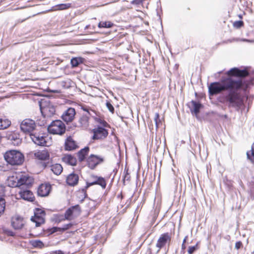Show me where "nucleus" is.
Instances as JSON below:
<instances>
[{"mask_svg": "<svg viewBox=\"0 0 254 254\" xmlns=\"http://www.w3.org/2000/svg\"><path fill=\"white\" fill-rule=\"evenodd\" d=\"M79 177L78 175L71 173L69 174L66 178V183L70 186H74L78 183Z\"/></svg>", "mask_w": 254, "mask_h": 254, "instance_id": "obj_19", "label": "nucleus"}, {"mask_svg": "<svg viewBox=\"0 0 254 254\" xmlns=\"http://www.w3.org/2000/svg\"><path fill=\"white\" fill-rule=\"evenodd\" d=\"M62 160L63 162L71 166H75L77 162L76 158L70 154L64 155Z\"/></svg>", "mask_w": 254, "mask_h": 254, "instance_id": "obj_20", "label": "nucleus"}, {"mask_svg": "<svg viewBox=\"0 0 254 254\" xmlns=\"http://www.w3.org/2000/svg\"><path fill=\"white\" fill-rule=\"evenodd\" d=\"M40 107L42 113H45V116H47V117H51L55 113V108L52 105L49 104L43 108H42L41 106H40Z\"/></svg>", "mask_w": 254, "mask_h": 254, "instance_id": "obj_18", "label": "nucleus"}, {"mask_svg": "<svg viewBox=\"0 0 254 254\" xmlns=\"http://www.w3.org/2000/svg\"><path fill=\"white\" fill-rule=\"evenodd\" d=\"M11 124V122L8 119L3 120L0 119V129H4L7 128Z\"/></svg>", "mask_w": 254, "mask_h": 254, "instance_id": "obj_26", "label": "nucleus"}, {"mask_svg": "<svg viewBox=\"0 0 254 254\" xmlns=\"http://www.w3.org/2000/svg\"><path fill=\"white\" fill-rule=\"evenodd\" d=\"M71 223H68L65 225H64L62 228H61L62 231H64L69 229L72 226Z\"/></svg>", "mask_w": 254, "mask_h": 254, "instance_id": "obj_39", "label": "nucleus"}, {"mask_svg": "<svg viewBox=\"0 0 254 254\" xmlns=\"http://www.w3.org/2000/svg\"><path fill=\"white\" fill-rule=\"evenodd\" d=\"M197 248V245H196L194 246H190L189 247L188 249V253L189 254H192L196 250Z\"/></svg>", "mask_w": 254, "mask_h": 254, "instance_id": "obj_34", "label": "nucleus"}, {"mask_svg": "<svg viewBox=\"0 0 254 254\" xmlns=\"http://www.w3.org/2000/svg\"><path fill=\"white\" fill-rule=\"evenodd\" d=\"M104 161V158L101 156L91 154L87 159V163L88 167L93 170L96 166L100 163L103 162Z\"/></svg>", "mask_w": 254, "mask_h": 254, "instance_id": "obj_10", "label": "nucleus"}, {"mask_svg": "<svg viewBox=\"0 0 254 254\" xmlns=\"http://www.w3.org/2000/svg\"><path fill=\"white\" fill-rule=\"evenodd\" d=\"M81 213L79 205H76L68 208L64 213L65 219L71 220L78 216Z\"/></svg>", "mask_w": 254, "mask_h": 254, "instance_id": "obj_7", "label": "nucleus"}, {"mask_svg": "<svg viewBox=\"0 0 254 254\" xmlns=\"http://www.w3.org/2000/svg\"><path fill=\"white\" fill-rule=\"evenodd\" d=\"M106 105L110 112L113 114L114 113V108L111 103L109 101H107L106 103Z\"/></svg>", "mask_w": 254, "mask_h": 254, "instance_id": "obj_32", "label": "nucleus"}, {"mask_svg": "<svg viewBox=\"0 0 254 254\" xmlns=\"http://www.w3.org/2000/svg\"><path fill=\"white\" fill-rule=\"evenodd\" d=\"M130 175H129V173H128V170H127L126 172V174H125L124 179H123L124 184H125L126 181H129L130 180Z\"/></svg>", "mask_w": 254, "mask_h": 254, "instance_id": "obj_36", "label": "nucleus"}, {"mask_svg": "<svg viewBox=\"0 0 254 254\" xmlns=\"http://www.w3.org/2000/svg\"><path fill=\"white\" fill-rule=\"evenodd\" d=\"M83 110H84L85 111L87 112L89 114H90V112H89V109H83Z\"/></svg>", "mask_w": 254, "mask_h": 254, "instance_id": "obj_47", "label": "nucleus"}, {"mask_svg": "<svg viewBox=\"0 0 254 254\" xmlns=\"http://www.w3.org/2000/svg\"><path fill=\"white\" fill-rule=\"evenodd\" d=\"M58 254H64L62 252H59Z\"/></svg>", "mask_w": 254, "mask_h": 254, "instance_id": "obj_48", "label": "nucleus"}, {"mask_svg": "<svg viewBox=\"0 0 254 254\" xmlns=\"http://www.w3.org/2000/svg\"><path fill=\"white\" fill-rule=\"evenodd\" d=\"M191 104L192 108L190 109L191 113H194L196 116L199 113L200 109L202 107V105L196 101H191Z\"/></svg>", "mask_w": 254, "mask_h": 254, "instance_id": "obj_21", "label": "nucleus"}, {"mask_svg": "<svg viewBox=\"0 0 254 254\" xmlns=\"http://www.w3.org/2000/svg\"><path fill=\"white\" fill-rule=\"evenodd\" d=\"M75 115V111L74 108H68L66 111L64 112L62 116V119L66 122H71L73 121Z\"/></svg>", "mask_w": 254, "mask_h": 254, "instance_id": "obj_12", "label": "nucleus"}, {"mask_svg": "<svg viewBox=\"0 0 254 254\" xmlns=\"http://www.w3.org/2000/svg\"><path fill=\"white\" fill-rule=\"evenodd\" d=\"M98 185L100 186L103 189L106 188V182L105 179L102 177H98L94 175H91L86 181V186L82 191L85 192V190L87 189L91 186Z\"/></svg>", "mask_w": 254, "mask_h": 254, "instance_id": "obj_4", "label": "nucleus"}, {"mask_svg": "<svg viewBox=\"0 0 254 254\" xmlns=\"http://www.w3.org/2000/svg\"><path fill=\"white\" fill-rule=\"evenodd\" d=\"M87 120H88L87 118L86 117H83L82 118H81L80 120V121H83V122H85V123L87 122Z\"/></svg>", "mask_w": 254, "mask_h": 254, "instance_id": "obj_43", "label": "nucleus"}, {"mask_svg": "<svg viewBox=\"0 0 254 254\" xmlns=\"http://www.w3.org/2000/svg\"><path fill=\"white\" fill-rule=\"evenodd\" d=\"M30 136L32 141L38 145L44 146L46 144L45 137L37 133L30 134Z\"/></svg>", "mask_w": 254, "mask_h": 254, "instance_id": "obj_14", "label": "nucleus"}, {"mask_svg": "<svg viewBox=\"0 0 254 254\" xmlns=\"http://www.w3.org/2000/svg\"><path fill=\"white\" fill-rule=\"evenodd\" d=\"M113 25L111 21H101L98 23V26L99 28H111Z\"/></svg>", "mask_w": 254, "mask_h": 254, "instance_id": "obj_29", "label": "nucleus"}, {"mask_svg": "<svg viewBox=\"0 0 254 254\" xmlns=\"http://www.w3.org/2000/svg\"><path fill=\"white\" fill-rule=\"evenodd\" d=\"M244 25V22L243 21H236L233 23L234 27L237 28H240L242 27Z\"/></svg>", "mask_w": 254, "mask_h": 254, "instance_id": "obj_31", "label": "nucleus"}, {"mask_svg": "<svg viewBox=\"0 0 254 254\" xmlns=\"http://www.w3.org/2000/svg\"><path fill=\"white\" fill-rule=\"evenodd\" d=\"M51 170L56 175H59L63 171V167L60 164H55L51 166Z\"/></svg>", "mask_w": 254, "mask_h": 254, "instance_id": "obj_24", "label": "nucleus"}, {"mask_svg": "<svg viewBox=\"0 0 254 254\" xmlns=\"http://www.w3.org/2000/svg\"><path fill=\"white\" fill-rule=\"evenodd\" d=\"M5 195V190L3 186H0V198H3Z\"/></svg>", "mask_w": 254, "mask_h": 254, "instance_id": "obj_38", "label": "nucleus"}, {"mask_svg": "<svg viewBox=\"0 0 254 254\" xmlns=\"http://www.w3.org/2000/svg\"><path fill=\"white\" fill-rule=\"evenodd\" d=\"M11 225L15 229H21L24 225L23 218L20 216H16L13 218L11 221Z\"/></svg>", "mask_w": 254, "mask_h": 254, "instance_id": "obj_17", "label": "nucleus"}, {"mask_svg": "<svg viewBox=\"0 0 254 254\" xmlns=\"http://www.w3.org/2000/svg\"><path fill=\"white\" fill-rule=\"evenodd\" d=\"M97 122L101 125L103 127H109V124L104 120H101L100 119H97Z\"/></svg>", "mask_w": 254, "mask_h": 254, "instance_id": "obj_33", "label": "nucleus"}, {"mask_svg": "<svg viewBox=\"0 0 254 254\" xmlns=\"http://www.w3.org/2000/svg\"><path fill=\"white\" fill-rule=\"evenodd\" d=\"M30 244L35 248H41L44 246L43 243L40 240H33L30 241Z\"/></svg>", "mask_w": 254, "mask_h": 254, "instance_id": "obj_28", "label": "nucleus"}, {"mask_svg": "<svg viewBox=\"0 0 254 254\" xmlns=\"http://www.w3.org/2000/svg\"><path fill=\"white\" fill-rule=\"evenodd\" d=\"M243 247V244L241 241L237 242L235 244V248L237 250H239Z\"/></svg>", "mask_w": 254, "mask_h": 254, "instance_id": "obj_40", "label": "nucleus"}, {"mask_svg": "<svg viewBox=\"0 0 254 254\" xmlns=\"http://www.w3.org/2000/svg\"><path fill=\"white\" fill-rule=\"evenodd\" d=\"M10 140L14 145H18L21 142V140L16 134H12L9 137Z\"/></svg>", "mask_w": 254, "mask_h": 254, "instance_id": "obj_27", "label": "nucleus"}, {"mask_svg": "<svg viewBox=\"0 0 254 254\" xmlns=\"http://www.w3.org/2000/svg\"><path fill=\"white\" fill-rule=\"evenodd\" d=\"M171 242V234L168 232L162 234L159 236L156 246L158 249L157 253H158L161 249L165 248L167 245L169 246Z\"/></svg>", "mask_w": 254, "mask_h": 254, "instance_id": "obj_5", "label": "nucleus"}, {"mask_svg": "<svg viewBox=\"0 0 254 254\" xmlns=\"http://www.w3.org/2000/svg\"><path fill=\"white\" fill-rule=\"evenodd\" d=\"M89 151V148L88 146L85 147L84 148L78 151L77 153V156L80 162H82L84 160L85 157L88 154Z\"/></svg>", "mask_w": 254, "mask_h": 254, "instance_id": "obj_22", "label": "nucleus"}, {"mask_svg": "<svg viewBox=\"0 0 254 254\" xmlns=\"http://www.w3.org/2000/svg\"><path fill=\"white\" fill-rule=\"evenodd\" d=\"M93 140H103L107 137L108 135V130L105 128L97 126L92 129Z\"/></svg>", "mask_w": 254, "mask_h": 254, "instance_id": "obj_8", "label": "nucleus"}, {"mask_svg": "<svg viewBox=\"0 0 254 254\" xmlns=\"http://www.w3.org/2000/svg\"><path fill=\"white\" fill-rule=\"evenodd\" d=\"M185 248H186L185 245L184 244H182V249L183 250H184V249H185Z\"/></svg>", "mask_w": 254, "mask_h": 254, "instance_id": "obj_45", "label": "nucleus"}, {"mask_svg": "<svg viewBox=\"0 0 254 254\" xmlns=\"http://www.w3.org/2000/svg\"><path fill=\"white\" fill-rule=\"evenodd\" d=\"M19 195L22 199L33 201L34 200V196L33 193L29 190H21L19 192Z\"/></svg>", "mask_w": 254, "mask_h": 254, "instance_id": "obj_15", "label": "nucleus"}, {"mask_svg": "<svg viewBox=\"0 0 254 254\" xmlns=\"http://www.w3.org/2000/svg\"><path fill=\"white\" fill-rule=\"evenodd\" d=\"M49 133L53 134L63 135L65 131L64 124L60 120L53 121L48 127Z\"/></svg>", "mask_w": 254, "mask_h": 254, "instance_id": "obj_3", "label": "nucleus"}, {"mask_svg": "<svg viewBox=\"0 0 254 254\" xmlns=\"http://www.w3.org/2000/svg\"><path fill=\"white\" fill-rule=\"evenodd\" d=\"M6 162L12 166L21 165L24 160L23 154L16 150H10L6 151L4 154Z\"/></svg>", "mask_w": 254, "mask_h": 254, "instance_id": "obj_2", "label": "nucleus"}, {"mask_svg": "<svg viewBox=\"0 0 254 254\" xmlns=\"http://www.w3.org/2000/svg\"><path fill=\"white\" fill-rule=\"evenodd\" d=\"M35 127L36 125L34 121L29 119L24 120L20 124V129L25 133H31Z\"/></svg>", "mask_w": 254, "mask_h": 254, "instance_id": "obj_9", "label": "nucleus"}, {"mask_svg": "<svg viewBox=\"0 0 254 254\" xmlns=\"http://www.w3.org/2000/svg\"><path fill=\"white\" fill-rule=\"evenodd\" d=\"M143 1V0H133L131 2V3L135 4H139Z\"/></svg>", "mask_w": 254, "mask_h": 254, "instance_id": "obj_41", "label": "nucleus"}, {"mask_svg": "<svg viewBox=\"0 0 254 254\" xmlns=\"http://www.w3.org/2000/svg\"><path fill=\"white\" fill-rule=\"evenodd\" d=\"M84 59L80 57L73 58L70 61V64L72 67L78 66L79 64L83 63Z\"/></svg>", "mask_w": 254, "mask_h": 254, "instance_id": "obj_25", "label": "nucleus"}, {"mask_svg": "<svg viewBox=\"0 0 254 254\" xmlns=\"http://www.w3.org/2000/svg\"><path fill=\"white\" fill-rule=\"evenodd\" d=\"M58 230H61V228H58V227H53L52 229V233H55V232H57Z\"/></svg>", "mask_w": 254, "mask_h": 254, "instance_id": "obj_42", "label": "nucleus"}, {"mask_svg": "<svg viewBox=\"0 0 254 254\" xmlns=\"http://www.w3.org/2000/svg\"><path fill=\"white\" fill-rule=\"evenodd\" d=\"M58 6L59 7V9H61V10L65 9H67L68 7H69L70 4H61L59 5Z\"/></svg>", "mask_w": 254, "mask_h": 254, "instance_id": "obj_37", "label": "nucleus"}, {"mask_svg": "<svg viewBox=\"0 0 254 254\" xmlns=\"http://www.w3.org/2000/svg\"><path fill=\"white\" fill-rule=\"evenodd\" d=\"M154 120H155V124H156V127L158 128L159 127V124L161 123V121H160V119H159V114L156 113L155 114V118H154Z\"/></svg>", "mask_w": 254, "mask_h": 254, "instance_id": "obj_35", "label": "nucleus"}, {"mask_svg": "<svg viewBox=\"0 0 254 254\" xmlns=\"http://www.w3.org/2000/svg\"><path fill=\"white\" fill-rule=\"evenodd\" d=\"M187 239V236H186V237L185 238V239H184V240H183V244H185V243H186V242Z\"/></svg>", "mask_w": 254, "mask_h": 254, "instance_id": "obj_46", "label": "nucleus"}, {"mask_svg": "<svg viewBox=\"0 0 254 254\" xmlns=\"http://www.w3.org/2000/svg\"><path fill=\"white\" fill-rule=\"evenodd\" d=\"M145 0H143V1H144Z\"/></svg>", "mask_w": 254, "mask_h": 254, "instance_id": "obj_49", "label": "nucleus"}, {"mask_svg": "<svg viewBox=\"0 0 254 254\" xmlns=\"http://www.w3.org/2000/svg\"><path fill=\"white\" fill-rule=\"evenodd\" d=\"M8 235H10V236H13L14 235V233L12 231H10L8 232Z\"/></svg>", "mask_w": 254, "mask_h": 254, "instance_id": "obj_44", "label": "nucleus"}, {"mask_svg": "<svg viewBox=\"0 0 254 254\" xmlns=\"http://www.w3.org/2000/svg\"><path fill=\"white\" fill-rule=\"evenodd\" d=\"M45 214L44 210L40 208H36L34 211V215L31 217L30 220L35 223L36 227H39L45 223Z\"/></svg>", "mask_w": 254, "mask_h": 254, "instance_id": "obj_6", "label": "nucleus"}, {"mask_svg": "<svg viewBox=\"0 0 254 254\" xmlns=\"http://www.w3.org/2000/svg\"><path fill=\"white\" fill-rule=\"evenodd\" d=\"M35 156L38 159L46 160L49 158V154L46 150L39 151L35 153Z\"/></svg>", "mask_w": 254, "mask_h": 254, "instance_id": "obj_23", "label": "nucleus"}, {"mask_svg": "<svg viewBox=\"0 0 254 254\" xmlns=\"http://www.w3.org/2000/svg\"><path fill=\"white\" fill-rule=\"evenodd\" d=\"M32 182V179L30 177L26 175H22L17 181H15L9 186H11L12 187H20L22 186H28L31 185Z\"/></svg>", "mask_w": 254, "mask_h": 254, "instance_id": "obj_11", "label": "nucleus"}, {"mask_svg": "<svg viewBox=\"0 0 254 254\" xmlns=\"http://www.w3.org/2000/svg\"><path fill=\"white\" fill-rule=\"evenodd\" d=\"M251 152V155H250V152H247V156L249 159L251 160L253 163H254V143L252 145Z\"/></svg>", "mask_w": 254, "mask_h": 254, "instance_id": "obj_30", "label": "nucleus"}, {"mask_svg": "<svg viewBox=\"0 0 254 254\" xmlns=\"http://www.w3.org/2000/svg\"><path fill=\"white\" fill-rule=\"evenodd\" d=\"M51 190V186L50 184H42L38 189L37 194L42 197L47 196L49 195Z\"/></svg>", "mask_w": 254, "mask_h": 254, "instance_id": "obj_13", "label": "nucleus"}, {"mask_svg": "<svg viewBox=\"0 0 254 254\" xmlns=\"http://www.w3.org/2000/svg\"><path fill=\"white\" fill-rule=\"evenodd\" d=\"M228 77L223 79L221 82H214L208 86V92L210 96L226 92L221 94L218 101L229 108H235L239 110L244 104L243 99L240 93L241 90L246 91L249 83L244 79L249 75L246 69H239L235 67L227 72Z\"/></svg>", "mask_w": 254, "mask_h": 254, "instance_id": "obj_1", "label": "nucleus"}, {"mask_svg": "<svg viewBox=\"0 0 254 254\" xmlns=\"http://www.w3.org/2000/svg\"><path fill=\"white\" fill-rule=\"evenodd\" d=\"M65 149L68 151H71L76 149L78 147V145L76 143L75 141L73 140L71 136H68L64 143Z\"/></svg>", "mask_w": 254, "mask_h": 254, "instance_id": "obj_16", "label": "nucleus"}]
</instances>
